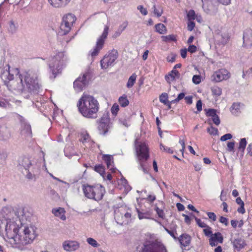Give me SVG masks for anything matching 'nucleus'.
I'll use <instances>...</instances> for the list:
<instances>
[{"label": "nucleus", "mask_w": 252, "mask_h": 252, "mask_svg": "<svg viewBox=\"0 0 252 252\" xmlns=\"http://www.w3.org/2000/svg\"><path fill=\"white\" fill-rule=\"evenodd\" d=\"M155 211L157 212V214H158V216L163 219L165 218V214L163 212V211L162 209H159L158 207H155Z\"/></svg>", "instance_id": "obj_49"}, {"label": "nucleus", "mask_w": 252, "mask_h": 252, "mask_svg": "<svg viewBox=\"0 0 252 252\" xmlns=\"http://www.w3.org/2000/svg\"><path fill=\"white\" fill-rule=\"evenodd\" d=\"M21 125V135L22 137L29 140L32 137V128L30 125L22 117L20 118Z\"/></svg>", "instance_id": "obj_15"}, {"label": "nucleus", "mask_w": 252, "mask_h": 252, "mask_svg": "<svg viewBox=\"0 0 252 252\" xmlns=\"http://www.w3.org/2000/svg\"><path fill=\"white\" fill-rule=\"evenodd\" d=\"M135 149L139 164V169L144 173L147 172V160L149 158V150L145 142L135 141Z\"/></svg>", "instance_id": "obj_5"}, {"label": "nucleus", "mask_w": 252, "mask_h": 252, "mask_svg": "<svg viewBox=\"0 0 252 252\" xmlns=\"http://www.w3.org/2000/svg\"><path fill=\"white\" fill-rule=\"evenodd\" d=\"M103 159L106 163L107 168L109 169L112 172H115L117 170L116 168L113 166V158L110 155H104L103 156Z\"/></svg>", "instance_id": "obj_25"}, {"label": "nucleus", "mask_w": 252, "mask_h": 252, "mask_svg": "<svg viewBox=\"0 0 252 252\" xmlns=\"http://www.w3.org/2000/svg\"><path fill=\"white\" fill-rule=\"evenodd\" d=\"M136 75L135 73L132 74L128 78V81L126 83V87L128 88H131L133 87L134 83H135L136 79Z\"/></svg>", "instance_id": "obj_31"}, {"label": "nucleus", "mask_w": 252, "mask_h": 252, "mask_svg": "<svg viewBox=\"0 0 252 252\" xmlns=\"http://www.w3.org/2000/svg\"><path fill=\"white\" fill-rule=\"evenodd\" d=\"M220 221L227 226L228 224V220L226 218L221 216L220 218Z\"/></svg>", "instance_id": "obj_60"}, {"label": "nucleus", "mask_w": 252, "mask_h": 252, "mask_svg": "<svg viewBox=\"0 0 252 252\" xmlns=\"http://www.w3.org/2000/svg\"><path fill=\"white\" fill-rule=\"evenodd\" d=\"M168 96L166 93H162L159 96V101L164 104L167 103L168 101Z\"/></svg>", "instance_id": "obj_47"}, {"label": "nucleus", "mask_w": 252, "mask_h": 252, "mask_svg": "<svg viewBox=\"0 0 252 252\" xmlns=\"http://www.w3.org/2000/svg\"><path fill=\"white\" fill-rule=\"evenodd\" d=\"M0 77L9 90L19 92H36L40 88L37 72L29 70L20 72L17 68H11L9 64L0 67Z\"/></svg>", "instance_id": "obj_2"}, {"label": "nucleus", "mask_w": 252, "mask_h": 252, "mask_svg": "<svg viewBox=\"0 0 252 252\" xmlns=\"http://www.w3.org/2000/svg\"><path fill=\"white\" fill-rule=\"evenodd\" d=\"M203 232L207 236H209L210 235L212 236V235H213L211 228L208 225L204 228L203 229Z\"/></svg>", "instance_id": "obj_52"}, {"label": "nucleus", "mask_w": 252, "mask_h": 252, "mask_svg": "<svg viewBox=\"0 0 252 252\" xmlns=\"http://www.w3.org/2000/svg\"><path fill=\"white\" fill-rule=\"evenodd\" d=\"M115 219L117 223L126 224L131 220V210L126 206H122L115 211Z\"/></svg>", "instance_id": "obj_8"}, {"label": "nucleus", "mask_w": 252, "mask_h": 252, "mask_svg": "<svg viewBox=\"0 0 252 252\" xmlns=\"http://www.w3.org/2000/svg\"><path fill=\"white\" fill-rule=\"evenodd\" d=\"M181 245L182 247H187L189 246L190 243L191 237L190 236L186 233H184L180 236L178 238Z\"/></svg>", "instance_id": "obj_24"}, {"label": "nucleus", "mask_w": 252, "mask_h": 252, "mask_svg": "<svg viewBox=\"0 0 252 252\" xmlns=\"http://www.w3.org/2000/svg\"><path fill=\"white\" fill-rule=\"evenodd\" d=\"M211 237H213L217 242H218V243H222L223 237L220 233H215L212 235Z\"/></svg>", "instance_id": "obj_38"}, {"label": "nucleus", "mask_w": 252, "mask_h": 252, "mask_svg": "<svg viewBox=\"0 0 252 252\" xmlns=\"http://www.w3.org/2000/svg\"><path fill=\"white\" fill-rule=\"evenodd\" d=\"M118 187L120 189H124L125 193H127L129 191L131 188L128 184L126 179L122 177L120 180L118 181Z\"/></svg>", "instance_id": "obj_26"}, {"label": "nucleus", "mask_w": 252, "mask_h": 252, "mask_svg": "<svg viewBox=\"0 0 252 252\" xmlns=\"http://www.w3.org/2000/svg\"><path fill=\"white\" fill-rule=\"evenodd\" d=\"M180 77V74L176 69H172L171 72L165 76V79L169 84L173 81L179 79Z\"/></svg>", "instance_id": "obj_20"}, {"label": "nucleus", "mask_w": 252, "mask_h": 252, "mask_svg": "<svg viewBox=\"0 0 252 252\" xmlns=\"http://www.w3.org/2000/svg\"><path fill=\"white\" fill-rule=\"evenodd\" d=\"M119 111V106L117 103H114L111 107V111L114 116H116Z\"/></svg>", "instance_id": "obj_46"}, {"label": "nucleus", "mask_w": 252, "mask_h": 252, "mask_svg": "<svg viewBox=\"0 0 252 252\" xmlns=\"http://www.w3.org/2000/svg\"><path fill=\"white\" fill-rule=\"evenodd\" d=\"M230 77V73L225 69H220L215 71L211 76L212 81L219 82Z\"/></svg>", "instance_id": "obj_16"}, {"label": "nucleus", "mask_w": 252, "mask_h": 252, "mask_svg": "<svg viewBox=\"0 0 252 252\" xmlns=\"http://www.w3.org/2000/svg\"><path fill=\"white\" fill-rule=\"evenodd\" d=\"M240 108V104L239 103H234L231 106V111L233 113L238 112Z\"/></svg>", "instance_id": "obj_45"}, {"label": "nucleus", "mask_w": 252, "mask_h": 252, "mask_svg": "<svg viewBox=\"0 0 252 252\" xmlns=\"http://www.w3.org/2000/svg\"><path fill=\"white\" fill-rule=\"evenodd\" d=\"M118 57V52L116 49L109 51L100 61L101 67L106 69L109 66H113Z\"/></svg>", "instance_id": "obj_10"}, {"label": "nucleus", "mask_w": 252, "mask_h": 252, "mask_svg": "<svg viewBox=\"0 0 252 252\" xmlns=\"http://www.w3.org/2000/svg\"><path fill=\"white\" fill-rule=\"evenodd\" d=\"M94 170L99 173L100 175L104 179L105 178V169L104 167L101 165H96L94 167Z\"/></svg>", "instance_id": "obj_36"}, {"label": "nucleus", "mask_w": 252, "mask_h": 252, "mask_svg": "<svg viewBox=\"0 0 252 252\" xmlns=\"http://www.w3.org/2000/svg\"><path fill=\"white\" fill-rule=\"evenodd\" d=\"M66 61V58L63 52H58L49 58L48 65L50 72L52 74L50 78L54 79L58 74L61 72Z\"/></svg>", "instance_id": "obj_4"}, {"label": "nucleus", "mask_w": 252, "mask_h": 252, "mask_svg": "<svg viewBox=\"0 0 252 252\" xmlns=\"http://www.w3.org/2000/svg\"><path fill=\"white\" fill-rule=\"evenodd\" d=\"M17 24H15L13 21H11L9 23L8 27V32L12 34L15 33L17 31Z\"/></svg>", "instance_id": "obj_35"}, {"label": "nucleus", "mask_w": 252, "mask_h": 252, "mask_svg": "<svg viewBox=\"0 0 252 252\" xmlns=\"http://www.w3.org/2000/svg\"><path fill=\"white\" fill-rule=\"evenodd\" d=\"M120 123L126 127H128L130 125V121L128 119H120Z\"/></svg>", "instance_id": "obj_48"}, {"label": "nucleus", "mask_w": 252, "mask_h": 252, "mask_svg": "<svg viewBox=\"0 0 252 252\" xmlns=\"http://www.w3.org/2000/svg\"><path fill=\"white\" fill-rule=\"evenodd\" d=\"M87 242L94 248H97L99 246V244L93 238L89 237L86 240Z\"/></svg>", "instance_id": "obj_37"}, {"label": "nucleus", "mask_w": 252, "mask_h": 252, "mask_svg": "<svg viewBox=\"0 0 252 252\" xmlns=\"http://www.w3.org/2000/svg\"><path fill=\"white\" fill-rule=\"evenodd\" d=\"M210 245L212 246H216L218 245V242H217L213 237H211L209 239Z\"/></svg>", "instance_id": "obj_62"}, {"label": "nucleus", "mask_w": 252, "mask_h": 252, "mask_svg": "<svg viewBox=\"0 0 252 252\" xmlns=\"http://www.w3.org/2000/svg\"><path fill=\"white\" fill-rule=\"evenodd\" d=\"M137 9L140 11L142 14L144 15H146L147 14V11L143 6L141 5H139L137 7Z\"/></svg>", "instance_id": "obj_58"}, {"label": "nucleus", "mask_w": 252, "mask_h": 252, "mask_svg": "<svg viewBox=\"0 0 252 252\" xmlns=\"http://www.w3.org/2000/svg\"><path fill=\"white\" fill-rule=\"evenodd\" d=\"M20 164L26 169L29 170L30 166L32 165L31 162L29 158L24 157L22 158V161H20Z\"/></svg>", "instance_id": "obj_33"}, {"label": "nucleus", "mask_w": 252, "mask_h": 252, "mask_svg": "<svg viewBox=\"0 0 252 252\" xmlns=\"http://www.w3.org/2000/svg\"><path fill=\"white\" fill-rule=\"evenodd\" d=\"M118 101L120 105L123 107H125L129 104V101L127 98V96L125 94L120 96Z\"/></svg>", "instance_id": "obj_30"}, {"label": "nucleus", "mask_w": 252, "mask_h": 252, "mask_svg": "<svg viewBox=\"0 0 252 252\" xmlns=\"http://www.w3.org/2000/svg\"><path fill=\"white\" fill-rule=\"evenodd\" d=\"M52 213L55 216L60 218L62 220H64L66 219L65 211L63 208L59 207L53 209Z\"/></svg>", "instance_id": "obj_27"}, {"label": "nucleus", "mask_w": 252, "mask_h": 252, "mask_svg": "<svg viewBox=\"0 0 252 252\" xmlns=\"http://www.w3.org/2000/svg\"><path fill=\"white\" fill-rule=\"evenodd\" d=\"M188 29L189 31H192L194 28L195 23L193 21V20L192 19V18L190 17H188Z\"/></svg>", "instance_id": "obj_43"}, {"label": "nucleus", "mask_w": 252, "mask_h": 252, "mask_svg": "<svg viewBox=\"0 0 252 252\" xmlns=\"http://www.w3.org/2000/svg\"><path fill=\"white\" fill-rule=\"evenodd\" d=\"M63 249L67 252H74L80 247V243L76 241L67 240L63 244Z\"/></svg>", "instance_id": "obj_17"}, {"label": "nucleus", "mask_w": 252, "mask_h": 252, "mask_svg": "<svg viewBox=\"0 0 252 252\" xmlns=\"http://www.w3.org/2000/svg\"><path fill=\"white\" fill-rule=\"evenodd\" d=\"M243 46L246 48L252 47V30H246L243 34Z\"/></svg>", "instance_id": "obj_18"}, {"label": "nucleus", "mask_w": 252, "mask_h": 252, "mask_svg": "<svg viewBox=\"0 0 252 252\" xmlns=\"http://www.w3.org/2000/svg\"><path fill=\"white\" fill-rule=\"evenodd\" d=\"M76 20V17H63L62 22L58 31V35L62 36L67 34Z\"/></svg>", "instance_id": "obj_12"}, {"label": "nucleus", "mask_w": 252, "mask_h": 252, "mask_svg": "<svg viewBox=\"0 0 252 252\" xmlns=\"http://www.w3.org/2000/svg\"><path fill=\"white\" fill-rule=\"evenodd\" d=\"M26 220L24 210L19 209L15 213L14 217L6 220L5 228L11 246L21 250L26 245L32 243L37 236L36 227L25 223Z\"/></svg>", "instance_id": "obj_1"}, {"label": "nucleus", "mask_w": 252, "mask_h": 252, "mask_svg": "<svg viewBox=\"0 0 252 252\" xmlns=\"http://www.w3.org/2000/svg\"><path fill=\"white\" fill-rule=\"evenodd\" d=\"M153 9L154 14L157 16H161L163 13L162 8L160 6L154 5Z\"/></svg>", "instance_id": "obj_39"}, {"label": "nucleus", "mask_w": 252, "mask_h": 252, "mask_svg": "<svg viewBox=\"0 0 252 252\" xmlns=\"http://www.w3.org/2000/svg\"><path fill=\"white\" fill-rule=\"evenodd\" d=\"M217 111L214 109H209L206 112L207 116L211 117L212 120L214 124L216 126H219L220 124V121L219 116L216 113Z\"/></svg>", "instance_id": "obj_21"}, {"label": "nucleus", "mask_w": 252, "mask_h": 252, "mask_svg": "<svg viewBox=\"0 0 252 252\" xmlns=\"http://www.w3.org/2000/svg\"><path fill=\"white\" fill-rule=\"evenodd\" d=\"M89 76L88 73H85L79 76L74 82L73 86L75 90L79 92L82 91L88 84L87 78Z\"/></svg>", "instance_id": "obj_14"}, {"label": "nucleus", "mask_w": 252, "mask_h": 252, "mask_svg": "<svg viewBox=\"0 0 252 252\" xmlns=\"http://www.w3.org/2000/svg\"><path fill=\"white\" fill-rule=\"evenodd\" d=\"M186 102L188 104H191L192 103V96L190 95L185 97Z\"/></svg>", "instance_id": "obj_63"}, {"label": "nucleus", "mask_w": 252, "mask_h": 252, "mask_svg": "<svg viewBox=\"0 0 252 252\" xmlns=\"http://www.w3.org/2000/svg\"><path fill=\"white\" fill-rule=\"evenodd\" d=\"M11 136L10 130L7 127L4 126L1 128L0 130V136L2 140L8 139Z\"/></svg>", "instance_id": "obj_29"}, {"label": "nucleus", "mask_w": 252, "mask_h": 252, "mask_svg": "<svg viewBox=\"0 0 252 252\" xmlns=\"http://www.w3.org/2000/svg\"><path fill=\"white\" fill-rule=\"evenodd\" d=\"M82 189L86 197L96 201L101 200L105 192L104 187L100 184H84L82 186Z\"/></svg>", "instance_id": "obj_6"}, {"label": "nucleus", "mask_w": 252, "mask_h": 252, "mask_svg": "<svg viewBox=\"0 0 252 252\" xmlns=\"http://www.w3.org/2000/svg\"><path fill=\"white\" fill-rule=\"evenodd\" d=\"M111 127V123L109 118V113L106 112L101 117L98 123V130L99 134L105 135Z\"/></svg>", "instance_id": "obj_13"}, {"label": "nucleus", "mask_w": 252, "mask_h": 252, "mask_svg": "<svg viewBox=\"0 0 252 252\" xmlns=\"http://www.w3.org/2000/svg\"><path fill=\"white\" fill-rule=\"evenodd\" d=\"M207 215L208 218L212 220L213 221H216L217 219L216 215L213 212H207Z\"/></svg>", "instance_id": "obj_57"}, {"label": "nucleus", "mask_w": 252, "mask_h": 252, "mask_svg": "<svg viewBox=\"0 0 252 252\" xmlns=\"http://www.w3.org/2000/svg\"><path fill=\"white\" fill-rule=\"evenodd\" d=\"M109 28V26L106 25L105 26L102 34L97 40L94 48L92 51L90 52L92 57L97 56L100 51L102 49L104 46L105 40L106 39L108 34Z\"/></svg>", "instance_id": "obj_11"}, {"label": "nucleus", "mask_w": 252, "mask_h": 252, "mask_svg": "<svg viewBox=\"0 0 252 252\" xmlns=\"http://www.w3.org/2000/svg\"><path fill=\"white\" fill-rule=\"evenodd\" d=\"M138 216L139 220L150 219V215L148 213H143L138 211Z\"/></svg>", "instance_id": "obj_44"}, {"label": "nucleus", "mask_w": 252, "mask_h": 252, "mask_svg": "<svg viewBox=\"0 0 252 252\" xmlns=\"http://www.w3.org/2000/svg\"><path fill=\"white\" fill-rule=\"evenodd\" d=\"M139 252H167V250L161 242L149 238L144 242Z\"/></svg>", "instance_id": "obj_7"}, {"label": "nucleus", "mask_w": 252, "mask_h": 252, "mask_svg": "<svg viewBox=\"0 0 252 252\" xmlns=\"http://www.w3.org/2000/svg\"><path fill=\"white\" fill-rule=\"evenodd\" d=\"M207 131L211 135H217L219 133L218 129L213 126L208 127Z\"/></svg>", "instance_id": "obj_42"}, {"label": "nucleus", "mask_w": 252, "mask_h": 252, "mask_svg": "<svg viewBox=\"0 0 252 252\" xmlns=\"http://www.w3.org/2000/svg\"><path fill=\"white\" fill-rule=\"evenodd\" d=\"M78 110L85 117L95 119L99 109V103L93 96L83 94L77 103Z\"/></svg>", "instance_id": "obj_3"}, {"label": "nucleus", "mask_w": 252, "mask_h": 252, "mask_svg": "<svg viewBox=\"0 0 252 252\" xmlns=\"http://www.w3.org/2000/svg\"><path fill=\"white\" fill-rule=\"evenodd\" d=\"M235 142H229L227 143V151L228 152H233L234 149Z\"/></svg>", "instance_id": "obj_54"}, {"label": "nucleus", "mask_w": 252, "mask_h": 252, "mask_svg": "<svg viewBox=\"0 0 252 252\" xmlns=\"http://www.w3.org/2000/svg\"><path fill=\"white\" fill-rule=\"evenodd\" d=\"M195 221L197 224L201 228H205L207 227L208 225H207L204 222L202 221L200 219H198L196 217H194Z\"/></svg>", "instance_id": "obj_51"}, {"label": "nucleus", "mask_w": 252, "mask_h": 252, "mask_svg": "<svg viewBox=\"0 0 252 252\" xmlns=\"http://www.w3.org/2000/svg\"><path fill=\"white\" fill-rule=\"evenodd\" d=\"M10 101L15 102V103H21L20 100H15L14 99H2L0 100V108H7L10 107L11 106Z\"/></svg>", "instance_id": "obj_28"}, {"label": "nucleus", "mask_w": 252, "mask_h": 252, "mask_svg": "<svg viewBox=\"0 0 252 252\" xmlns=\"http://www.w3.org/2000/svg\"><path fill=\"white\" fill-rule=\"evenodd\" d=\"M160 148L161 150L163 149V150L169 154H173V150L171 149V148L166 147L162 145V144H160Z\"/></svg>", "instance_id": "obj_53"}, {"label": "nucleus", "mask_w": 252, "mask_h": 252, "mask_svg": "<svg viewBox=\"0 0 252 252\" xmlns=\"http://www.w3.org/2000/svg\"><path fill=\"white\" fill-rule=\"evenodd\" d=\"M234 249L240 251L246 245L245 241L241 238H237L231 241Z\"/></svg>", "instance_id": "obj_22"}, {"label": "nucleus", "mask_w": 252, "mask_h": 252, "mask_svg": "<svg viewBox=\"0 0 252 252\" xmlns=\"http://www.w3.org/2000/svg\"><path fill=\"white\" fill-rule=\"evenodd\" d=\"M215 42L219 45H225L229 39L227 32L222 27L214 26L211 28Z\"/></svg>", "instance_id": "obj_9"}, {"label": "nucleus", "mask_w": 252, "mask_h": 252, "mask_svg": "<svg viewBox=\"0 0 252 252\" xmlns=\"http://www.w3.org/2000/svg\"><path fill=\"white\" fill-rule=\"evenodd\" d=\"M80 141L83 143L87 148L91 147L94 144V141L92 140L89 133L86 131L81 132Z\"/></svg>", "instance_id": "obj_19"}, {"label": "nucleus", "mask_w": 252, "mask_h": 252, "mask_svg": "<svg viewBox=\"0 0 252 252\" xmlns=\"http://www.w3.org/2000/svg\"><path fill=\"white\" fill-rule=\"evenodd\" d=\"M232 138V135L231 134L227 133V134H225L223 135V136H222L220 137V140L221 141H225L227 140L231 139Z\"/></svg>", "instance_id": "obj_55"}, {"label": "nucleus", "mask_w": 252, "mask_h": 252, "mask_svg": "<svg viewBox=\"0 0 252 252\" xmlns=\"http://www.w3.org/2000/svg\"><path fill=\"white\" fill-rule=\"evenodd\" d=\"M71 0H48L49 3L56 8L63 7L66 6Z\"/></svg>", "instance_id": "obj_23"}, {"label": "nucleus", "mask_w": 252, "mask_h": 252, "mask_svg": "<svg viewBox=\"0 0 252 252\" xmlns=\"http://www.w3.org/2000/svg\"><path fill=\"white\" fill-rule=\"evenodd\" d=\"M247 152L251 156H252V143L250 144L247 148Z\"/></svg>", "instance_id": "obj_64"}, {"label": "nucleus", "mask_w": 252, "mask_h": 252, "mask_svg": "<svg viewBox=\"0 0 252 252\" xmlns=\"http://www.w3.org/2000/svg\"><path fill=\"white\" fill-rule=\"evenodd\" d=\"M247 142L245 138H242L240 140V141L239 142V145L238 149L240 151H242L243 152L244 151L246 146L247 145Z\"/></svg>", "instance_id": "obj_40"}, {"label": "nucleus", "mask_w": 252, "mask_h": 252, "mask_svg": "<svg viewBox=\"0 0 252 252\" xmlns=\"http://www.w3.org/2000/svg\"><path fill=\"white\" fill-rule=\"evenodd\" d=\"M155 29L156 32L160 34H164L166 31L165 26L162 24H158L156 25Z\"/></svg>", "instance_id": "obj_34"}, {"label": "nucleus", "mask_w": 252, "mask_h": 252, "mask_svg": "<svg viewBox=\"0 0 252 252\" xmlns=\"http://www.w3.org/2000/svg\"><path fill=\"white\" fill-rule=\"evenodd\" d=\"M127 26V22H124L119 26L118 29L123 32L126 29Z\"/></svg>", "instance_id": "obj_61"}, {"label": "nucleus", "mask_w": 252, "mask_h": 252, "mask_svg": "<svg viewBox=\"0 0 252 252\" xmlns=\"http://www.w3.org/2000/svg\"><path fill=\"white\" fill-rule=\"evenodd\" d=\"M69 148H65L64 150V155L66 157L69 158H71L74 155H75V153H74V152H72V153H69Z\"/></svg>", "instance_id": "obj_56"}, {"label": "nucleus", "mask_w": 252, "mask_h": 252, "mask_svg": "<svg viewBox=\"0 0 252 252\" xmlns=\"http://www.w3.org/2000/svg\"><path fill=\"white\" fill-rule=\"evenodd\" d=\"M163 41L165 42H170L171 41H176V37L174 34H170L168 35H163L161 36Z\"/></svg>", "instance_id": "obj_32"}, {"label": "nucleus", "mask_w": 252, "mask_h": 252, "mask_svg": "<svg viewBox=\"0 0 252 252\" xmlns=\"http://www.w3.org/2000/svg\"><path fill=\"white\" fill-rule=\"evenodd\" d=\"M192 82L196 84H199L201 82V77L199 75H193L192 79Z\"/></svg>", "instance_id": "obj_50"}, {"label": "nucleus", "mask_w": 252, "mask_h": 252, "mask_svg": "<svg viewBox=\"0 0 252 252\" xmlns=\"http://www.w3.org/2000/svg\"><path fill=\"white\" fill-rule=\"evenodd\" d=\"M196 50V47L193 45H189L188 48V51L191 53L195 52Z\"/></svg>", "instance_id": "obj_59"}, {"label": "nucleus", "mask_w": 252, "mask_h": 252, "mask_svg": "<svg viewBox=\"0 0 252 252\" xmlns=\"http://www.w3.org/2000/svg\"><path fill=\"white\" fill-rule=\"evenodd\" d=\"M211 91L213 95L220 96L221 94V89L218 87L214 86L211 88Z\"/></svg>", "instance_id": "obj_41"}]
</instances>
